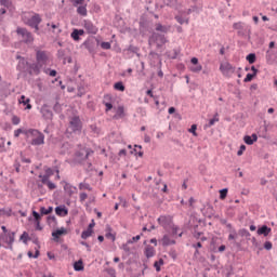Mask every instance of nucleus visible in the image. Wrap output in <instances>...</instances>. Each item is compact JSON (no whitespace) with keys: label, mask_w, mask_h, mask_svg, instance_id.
I'll return each instance as SVG.
<instances>
[{"label":"nucleus","mask_w":277,"mask_h":277,"mask_svg":"<svg viewBox=\"0 0 277 277\" xmlns=\"http://www.w3.org/2000/svg\"><path fill=\"white\" fill-rule=\"evenodd\" d=\"M83 47L89 50V53H94V41L87 40L83 42Z\"/></svg>","instance_id":"4be33fe9"},{"label":"nucleus","mask_w":277,"mask_h":277,"mask_svg":"<svg viewBox=\"0 0 277 277\" xmlns=\"http://www.w3.org/2000/svg\"><path fill=\"white\" fill-rule=\"evenodd\" d=\"M246 60L247 62H249V64H254V62H256V54L250 53L249 55H247Z\"/></svg>","instance_id":"473e14b6"},{"label":"nucleus","mask_w":277,"mask_h":277,"mask_svg":"<svg viewBox=\"0 0 277 277\" xmlns=\"http://www.w3.org/2000/svg\"><path fill=\"white\" fill-rule=\"evenodd\" d=\"M79 189H80V190L88 189V192H92V186H90L89 183L81 182V183L79 184Z\"/></svg>","instance_id":"7c9ffc66"},{"label":"nucleus","mask_w":277,"mask_h":277,"mask_svg":"<svg viewBox=\"0 0 277 277\" xmlns=\"http://www.w3.org/2000/svg\"><path fill=\"white\" fill-rule=\"evenodd\" d=\"M92 233H94L92 229L87 228L81 234V239H88V237H92Z\"/></svg>","instance_id":"c756f323"},{"label":"nucleus","mask_w":277,"mask_h":277,"mask_svg":"<svg viewBox=\"0 0 277 277\" xmlns=\"http://www.w3.org/2000/svg\"><path fill=\"white\" fill-rule=\"evenodd\" d=\"M14 168L17 173L21 172V162H18V160H15Z\"/></svg>","instance_id":"e2e57ef3"},{"label":"nucleus","mask_w":277,"mask_h":277,"mask_svg":"<svg viewBox=\"0 0 277 277\" xmlns=\"http://www.w3.org/2000/svg\"><path fill=\"white\" fill-rule=\"evenodd\" d=\"M105 272L108 274V276H116V269L115 268H106Z\"/></svg>","instance_id":"864d4df0"},{"label":"nucleus","mask_w":277,"mask_h":277,"mask_svg":"<svg viewBox=\"0 0 277 277\" xmlns=\"http://www.w3.org/2000/svg\"><path fill=\"white\" fill-rule=\"evenodd\" d=\"M29 234L27 232H24L21 237H19V241H23V243H27V241H29Z\"/></svg>","instance_id":"f704fd0d"},{"label":"nucleus","mask_w":277,"mask_h":277,"mask_svg":"<svg viewBox=\"0 0 277 277\" xmlns=\"http://www.w3.org/2000/svg\"><path fill=\"white\" fill-rule=\"evenodd\" d=\"M258 140H259V136L256 134H254V133L251 136L250 135H246L243 137V142L248 146H252V144H254V142H256Z\"/></svg>","instance_id":"a211bd4d"},{"label":"nucleus","mask_w":277,"mask_h":277,"mask_svg":"<svg viewBox=\"0 0 277 277\" xmlns=\"http://www.w3.org/2000/svg\"><path fill=\"white\" fill-rule=\"evenodd\" d=\"M15 237H16V233H14V232L9 233L8 236L5 237V241H6L10 250H14L13 243L15 241Z\"/></svg>","instance_id":"4468645a"},{"label":"nucleus","mask_w":277,"mask_h":277,"mask_svg":"<svg viewBox=\"0 0 277 277\" xmlns=\"http://www.w3.org/2000/svg\"><path fill=\"white\" fill-rule=\"evenodd\" d=\"M106 239H111V241H116V235L111 234L110 232L106 233Z\"/></svg>","instance_id":"5fc2aeb1"},{"label":"nucleus","mask_w":277,"mask_h":277,"mask_svg":"<svg viewBox=\"0 0 277 277\" xmlns=\"http://www.w3.org/2000/svg\"><path fill=\"white\" fill-rule=\"evenodd\" d=\"M40 111H41L42 117L44 118V120H53V110L51 109V106L44 104L41 107Z\"/></svg>","instance_id":"1a4fd4ad"},{"label":"nucleus","mask_w":277,"mask_h":277,"mask_svg":"<svg viewBox=\"0 0 277 277\" xmlns=\"http://www.w3.org/2000/svg\"><path fill=\"white\" fill-rule=\"evenodd\" d=\"M101 48L107 51V50L111 49V43L110 42H102Z\"/></svg>","instance_id":"09e8293b"},{"label":"nucleus","mask_w":277,"mask_h":277,"mask_svg":"<svg viewBox=\"0 0 277 277\" xmlns=\"http://www.w3.org/2000/svg\"><path fill=\"white\" fill-rule=\"evenodd\" d=\"M149 44H156L157 49H161L168 40H166V36L158 34V32H153V35L149 37Z\"/></svg>","instance_id":"7ed1b4c3"},{"label":"nucleus","mask_w":277,"mask_h":277,"mask_svg":"<svg viewBox=\"0 0 277 277\" xmlns=\"http://www.w3.org/2000/svg\"><path fill=\"white\" fill-rule=\"evenodd\" d=\"M104 105L106 107V111H110V109H114V105L109 102H104Z\"/></svg>","instance_id":"052dcab7"},{"label":"nucleus","mask_w":277,"mask_h":277,"mask_svg":"<svg viewBox=\"0 0 277 277\" xmlns=\"http://www.w3.org/2000/svg\"><path fill=\"white\" fill-rule=\"evenodd\" d=\"M192 72H200L202 70V65H195L190 67Z\"/></svg>","instance_id":"c03bdc74"},{"label":"nucleus","mask_w":277,"mask_h":277,"mask_svg":"<svg viewBox=\"0 0 277 277\" xmlns=\"http://www.w3.org/2000/svg\"><path fill=\"white\" fill-rule=\"evenodd\" d=\"M157 222H158V224H160V226L168 228V226H172V216L171 215H160L157 219Z\"/></svg>","instance_id":"6e6552de"},{"label":"nucleus","mask_w":277,"mask_h":277,"mask_svg":"<svg viewBox=\"0 0 277 277\" xmlns=\"http://www.w3.org/2000/svg\"><path fill=\"white\" fill-rule=\"evenodd\" d=\"M258 235H263V237H268L269 233H272V227H268L267 225H262L258 228Z\"/></svg>","instance_id":"dca6fc26"},{"label":"nucleus","mask_w":277,"mask_h":277,"mask_svg":"<svg viewBox=\"0 0 277 277\" xmlns=\"http://www.w3.org/2000/svg\"><path fill=\"white\" fill-rule=\"evenodd\" d=\"M238 235H239L240 237H246V239H247L248 241H250L251 234H250V232H249L248 229H246V228L239 229V230H238Z\"/></svg>","instance_id":"a878e982"},{"label":"nucleus","mask_w":277,"mask_h":277,"mask_svg":"<svg viewBox=\"0 0 277 277\" xmlns=\"http://www.w3.org/2000/svg\"><path fill=\"white\" fill-rule=\"evenodd\" d=\"M156 31H161V34H168V27H166L161 24H157L156 25Z\"/></svg>","instance_id":"4c0bfd02"},{"label":"nucleus","mask_w":277,"mask_h":277,"mask_svg":"<svg viewBox=\"0 0 277 277\" xmlns=\"http://www.w3.org/2000/svg\"><path fill=\"white\" fill-rule=\"evenodd\" d=\"M88 200V194L87 193H80V202H85Z\"/></svg>","instance_id":"bf43d9fd"},{"label":"nucleus","mask_w":277,"mask_h":277,"mask_svg":"<svg viewBox=\"0 0 277 277\" xmlns=\"http://www.w3.org/2000/svg\"><path fill=\"white\" fill-rule=\"evenodd\" d=\"M29 259H38L40 256V250H36L35 254L31 251H28Z\"/></svg>","instance_id":"37998d69"},{"label":"nucleus","mask_w":277,"mask_h":277,"mask_svg":"<svg viewBox=\"0 0 277 277\" xmlns=\"http://www.w3.org/2000/svg\"><path fill=\"white\" fill-rule=\"evenodd\" d=\"M21 159L23 161V163H31V159L29 158H25V156H23V151H21Z\"/></svg>","instance_id":"13d9d810"},{"label":"nucleus","mask_w":277,"mask_h":277,"mask_svg":"<svg viewBox=\"0 0 277 277\" xmlns=\"http://www.w3.org/2000/svg\"><path fill=\"white\" fill-rule=\"evenodd\" d=\"M55 213L56 215H58L60 217H66V215H68V208H66L65 205L63 206H57L55 208Z\"/></svg>","instance_id":"ddd939ff"},{"label":"nucleus","mask_w":277,"mask_h":277,"mask_svg":"<svg viewBox=\"0 0 277 277\" xmlns=\"http://www.w3.org/2000/svg\"><path fill=\"white\" fill-rule=\"evenodd\" d=\"M12 124H21V118L18 116L12 117Z\"/></svg>","instance_id":"4d7b16f0"},{"label":"nucleus","mask_w":277,"mask_h":277,"mask_svg":"<svg viewBox=\"0 0 277 277\" xmlns=\"http://www.w3.org/2000/svg\"><path fill=\"white\" fill-rule=\"evenodd\" d=\"M32 216L35 217V222H40V220H41L40 213H38L34 210L32 211Z\"/></svg>","instance_id":"6e6d98bb"},{"label":"nucleus","mask_w":277,"mask_h":277,"mask_svg":"<svg viewBox=\"0 0 277 277\" xmlns=\"http://www.w3.org/2000/svg\"><path fill=\"white\" fill-rule=\"evenodd\" d=\"M40 23H42V17L38 13H35L27 21L28 27H31V29H35V34H40Z\"/></svg>","instance_id":"f03ea898"},{"label":"nucleus","mask_w":277,"mask_h":277,"mask_svg":"<svg viewBox=\"0 0 277 277\" xmlns=\"http://www.w3.org/2000/svg\"><path fill=\"white\" fill-rule=\"evenodd\" d=\"M50 26L53 29L52 30L53 34H62V29L60 28V24L52 23Z\"/></svg>","instance_id":"c9c22d12"},{"label":"nucleus","mask_w":277,"mask_h":277,"mask_svg":"<svg viewBox=\"0 0 277 277\" xmlns=\"http://www.w3.org/2000/svg\"><path fill=\"white\" fill-rule=\"evenodd\" d=\"M62 235H68V229L61 227L60 229H56L55 232L52 233V237L57 241Z\"/></svg>","instance_id":"f3484780"},{"label":"nucleus","mask_w":277,"mask_h":277,"mask_svg":"<svg viewBox=\"0 0 277 277\" xmlns=\"http://www.w3.org/2000/svg\"><path fill=\"white\" fill-rule=\"evenodd\" d=\"M142 235H137L132 237V239L128 240V243H135V241H140Z\"/></svg>","instance_id":"3c124183"},{"label":"nucleus","mask_w":277,"mask_h":277,"mask_svg":"<svg viewBox=\"0 0 277 277\" xmlns=\"http://www.w3.org/2000/svg\"><path fill=\"white\" fill-rule=\"evenodd\" d=\"M245 150H246V145H240V148L237 151L238 157H241V155H243Z\"/></svg>","instance_id":"680f3d73"},{"label":"nucleus","mask_w":277,"mask_h":277,"mask_svg":"<svg viewBox=\"0 0 277 277\" xmlns=\"http://www.w3.org/2000/svg\"><path fill=\"white\" fill-rule=\"evenodd\" d=\"M198 129V126L193 124L189 129V133H193L195 137H198V133H196V130Z\"/></svg>","instance_id":"de8ad7c7"},{"label":"nucleus","mask_w":277,"mask_h":277,"mask_svg":"<svg viewBox=\"0 0 277 277\" xmlns=\"http://www.w3.org/2000/svg\"><path fill=\"white\" fill-rule=\"evenodd\" d=\"M27 67H29V62H27V60L25 58H22L17 64V70L19 72H25V70H27Z\"/></svg>","instance_id":"6ab92c4d"},{"label":"nucleus","mask_w":277,"mask_h":277,"mask_svg":"<svg viewBox=\"0 0 277 277\" xmlns=\"http://www.w3.org/2000/svg\"><path fill=\"white\" fill-rule=\"evenodd\" d=\"M220 119H210L209 123H208V127H213V124H215V122H217Z\"/></svg>","instance_id":"338daca9"},{"label":"nucleus","mask_w":277,"mask_h":277,"mask_svg":"<svg viewBox=\"0 0 277 277\" xmlns=\"http://www.w3.org/2000/svg\"><path fill=\"white\" fill-rule=\"evenodd\" d=\"M41 183L42 185H47L51 190L57 189V185H55V183L51 182L50 180H47V182H41Z\"/></svg>","instance_id":"2f4dec72"},{"label":"nucleus","mask_w":277,"mask_h":277,"mask_svg":"<svg viewBox=\"0 0 277 277\" xmlns=\"http://www.w3.org/2000/svg\"><path fill=\"white\" fill-rule=\"evenodd\" d=\"M176 243V240L170 239V236L164 235L162 237V246L168 247V246H174Z\"/></svg>","instance_id":"412c9836"},{"label":"nucleus","mask_w":277,"mask_h":277,"mask_svg":"<svg viewBox=\"0 0 277 277\" xmlns=\"http://www.w3.org/2000/svg\"><path fill=\"white\" fill-rule=\"evenodd\" d=\"M29 133L34 136L31 140L32 146H42L44 144V135L38 130H30Z\"/></svg>","instance_id":"39448f33"},{"label":"nucleus","mask_w":277,"mask_h":277,"mask_svg":"<svg viewBox=\"0 0 277 277\" xmlns=\"http://www.w3.org/2000/svg\"><path fill=\"white\" fill-rule=\"evenodd\" d=\"M266 62L271 66L274 64H277V55L275 54L274 51H272V50L266 51Z\"/></svg>","instance_id":"f8f14e48"},{"label":"nucleus","mask_w":277,"mask_h":277,"mask_svg":"<svg viewBox=\"0 0 277 277\" xmlns=\"http://www.w3.org/2000/svg\"><path fill=\"white\" fill-rule=\"evenodd\" d=\"M0 5H3L4 8H10V5H12V2H10V0H0Z\"/></svg>","instance_id":"8fccbe9b"},{"label":"nucleus","mask_w":277,"mask_h":277,"mask_svg":"<svg viewBox=\"0 0 277 277\" xmlns=\"http://www.w3.org/2000/svg\"><path fill=\"white\" fill-rule=\"evenodd\" d=\"M36 60L37 63H39L41 66H47V63L49 62V55H47V52L39 50L36 53Z\"/></svg>","instance_id":"0eeeda50"},{"label":"nucleus","mask_w":277,"mask_h":277,"mask_svg":"<svg viewBox=\"0 0 277 277\" xmlns=\"http://www.w3.org/2000/svg\"><path fill=\"white\" fill-rule=\"evenodd\" d=\"M264 248H265V250H272V242L266 241V242L264 243Z\"/></svg>","instance_id":"774afa93"},{"label":"nucleus","mask_w":277,"mask_h":277,"mask_svg":"<svg viewBox=\"0 0 277 277\" xmlns=\"http://www.w3.org/2000/svg\"><path fill=\"white\" fill-rule=\"evenodd\" d=\"M175 21H177L180 23V25H184V23H186V25H189V19H185L181 15H176Z\"/></svg>","instance_id":"ea45409f"},{"label":"nucleus","mask_w":277,"mask_h":277,"mask_svg":"<svg viewBox=\"0 0 277 277\" xmlns=\"http://www.w3.org/2000/svg\"><path fill=\"white\" fill-rule=\"evenodd\" d=\"M115 120H118L119 118H124V106H119L117 108L116 115L114 116Z\"/></svg>","instance_id":"b1692460"},{"label":"nucleus","mask_w":277,"mask_h":277,"mask_svg":"<svg viewBox=\"0 0 277 277\" xmlns=\"http://www.w3.org/2000/svg\"><path fill=\"white\" fill-rule=\"evenodd\" d=\"M256 77L254 74H247L246 78H245V83H250V81H252V79Z\"/></svg>","instance_id":"a18cd8bd"},{"label":"nucleus","mask_w":277,"mask_h":277,"mask_svg":"<svg viewBox=\"0 0 277 277\" xmlns=\"http://www.w3.org/2000/svg\"><path fill=\"white\" fill-rule=\"evenodd\" d=\"M115 90H118L119 92H124V83L122 81L116 82L114 84Z\"/></svg>","instance_id":"72a5a7b5"},{"label":"nucleus","mask_w":277,"mask_h":277,"mask_svg":"<svg viewBox=\"0 0 277 277\" xmlns=\"http://www.w3.org/2000/svg\"><path fill=\"white\" fill-rule=\"evenodd\" d=\"M31 100L25 97V95H22L19 98V104L26 105V109H31V104H29Z\"/></svg>","instance_id":"5701e85b"},{"label":"nucleus","mask_w":277,"mask_h":277,"mask_svg":"<svg viewBox=\"0 0 277 277\" xmlns=\"http://www.w3.org/2000/svg\"><path fill=\"white\" fill-rule=\"evenodd\" d=\"M161 265H163V259H160L159 261H156L154 263V267L156 268V272H161Z\"/></svg>","instance_id":"58836bf2"},{"label":"nucleus","mask_w":277,"mask_h":277,"mask_svg":"<svg viewBox=\"0 0 277 277\" xmlns=\"http://www.w3.org/2000/svg\"><path fill=\"white\" fill-rule=\"evenodd\" d=\"M50 213H53V207H49L48 209L44 207L40 208L41 215H50Z\"/></svg>","instance_id":"c85d7f7f"},{"label":"nucleus","mask_w":277,"mask_h":277,"mask_svg":"<svg viewBox=\"0 0 277 277\" xmlns=\"http://www.w3.org/2000/svg\"><path fill=\"white\" fill-rule=\"evenodd\" d=\"M145 256L147 259H153V256H155V248H153L150 246L146 247V249H145Z\"/></svg>","instance_id":"bb28decb"},{"label":"nucleus","mask_w":277,"mask_h":277,"mask_svg":"<svg viewBox=\"0 0 277 277\" xmlns=\"http://www.w3.org/2000/svg\"><path fill=\"white\" fill-rule=\"evenodd\" d=\"M64 189H65V192H68L69 196H72V194H75V192H72V186L69 184H66L64 186Z\"/></svg>","instance_id":"49530a36"},{"label":"nucleus","mask_w":277,"mask_h":277,"mask_svg":"<svg viewBox=\"0 0 277 277\" xmlns=\"http://www.w3.org/2000/svg\"><path fill=\"white\" fill-rule=\"evenodd\" d=\"M85 0H71V2L74 3V5H83Z\"/></svg>","instance_id":"69168bd1"},{"label":"nucleus","mask_w":277,"mask_h":277,"mask_svg":"<svg viewBox=\"0 0 277 277\" xmlns=\"http://www.w3.org/2000/svg\"><path fill=\"white\" fill-rule=\"evenodd\" d=\"M83 27L87 32L92 34L93 36H96L98 34V28L94 26V24L88 19L83 22Z\"/></svg>","instance_id":"9d476101"},{"label":"nucleus","mask_w":277,"mask_h":277,"mask_svg":"<svg viewBox=\"0 0 277 277\" xmlns=\"http://www.w3.org/2000/svg\"><path fill=\"white\" fill-rule=\"evenodd\" d=\"M74 269H75V272H83V269H84L83 260H78L77 262H75Z\"/></svg>","instance_id":"393cba45"},{"label":"nucleus","mask_w":277,"mask_h":277,"mask_svg":"<svg viewBox=\"0 0 277 277\" xmlns=\"http://www.w3.org/2000/svg\"><path fill=\"white\" fill-rule=\"evenodd\" d=\"M55 172L53 171V169L47 168L45 174L44 175L40 174L39 179H41V183H47V180L51 179V176H53Z\"/></svg>","instance_id":"2eb2a0df"},{"label":"nucleus","mask_w":277,"mask_h":277,"mask_svg":"<svg viewBox=\"0 0 277 277\" xmlns=\"http://www.w3.org/2000/svg\"><path fill=\"white\" fill-rule=\"evenodd\" d=\"M71 38L72 40H75L76 42H79V40H81V38L79 37V29H74L71 32Z\"/></svg>","instance_id":"e433bc0d"},{"label":"nucleus","mask_w":277,"mask_h":277,"mask_svg":"<svg viewBox=\"0 0 277 277\" xmlns=\"http://www.w3.org/2000/svg\"><path fill=\"white\" fill-rule=\"evenodd\" d=\"M220 70L222 72V75H224V77H233V75H235L236 72V68L234 66L230 65V63H223L220 65Z\"/></svg>","instance_id":"423d86ee"},{"label":"nucleus","mask_w":277,"mask_h":277,"mask_svg":"<svg viewBox=\"0 0 277 277\" xmlns=\"http://www.w3.org/2000/svg\"><path fill=\"white\" fill-rule=\"evenodd\" d=\"M228 196V188H223L220 190V199L224 200Z\"/></svg>","instance_id":"a19ab883"},{"label":"nucleus","mask_w":277,"mask_h":277,"mask_svg":"<svg viewBox=\"0 0 277 277\" xmlns=\"http://www.w3.org/2000/svg\"><path fill=\"white\" fill-rule=\"evenodd\" d=\"M16 34L17 36H22V40L25 44H31V42H34V36L29 30H27V28L18 27L16 29Z\"/></svg>","instance_id":"20e7f679"},{"label":"nucleus","mask_w":277,"mask_h":277,"mask_svg":"<svg viewBox=\"0 0 277 277\" xmlns=\"http://www.w3.org/2000/svg\"><path fill=\"white\" fill-rule=\"evenodd\" d=\"M28 74L29 75H40V70H42V65L37 63L28 64Z\"/></svg>","instance_id":"9b49d317"},{"label":"nucleus","mask_w":277,"mask_h":277,"mask_svg":"<svg viewBox=\"0 0 277 277\" xmlns=\"http://www.w3.org/2000/svg\"><path fill=\"white\" fill-rule=\"evenodd\" d=\"M229 235H228V240L229 241H233L234 239H237V230H235V229H232V230H229Z\"/></svg>","instance_id":"79ce46f5"},{"label":"nucleus","mask_w":277,"mask_h":277,"mask_svg":"<svg viewBox=\"0 0 277 277\" xmlns=\"http://www.w3.org/2000/svg\"><path fill=\"white\" fill-rule=\"evenodd\" d=\"M45 72H49L50 77H56L57 76V70H55V69L48 68V69H45Z\"/></svg>","instance_id":"603ef678"},{"label":"nucleus","mask_w":277,"mask_h":277,"mask_svg":"<svg viewBox=\"0 0 277 277\" xmlns=\"http://www.w3.org/2000/svg\"><path fill=\"white\" fill-rule=\"evenodd\" d=\"M77 14H79L80 16H88V9L85 8V5L78 6Z\"/></svg>","instance_id":"cd10ccee"},{"label":"nucleus","mask_w":277,"mask_h":277,"mask_svg":"<svg viewBox=\"0 0 277 277\" xmlns=\"http://www.w3.org/2000/svg\"><path fill=\"white\" fill-rule=\"evenodd\" d=\"M81 129H83L81 118H79V116L71 117L69 119V131H71V133H81Z\"/></svg>","instance_id":"f257e3e1"},{"label":"nucleus","mask_w":277,"mask_h":277,"mask_svg":"<svg viewBox=\"0 0 277 277\" xmlns=\"http://www.w3.org/2000/svg\"><path fill=\"white\" fill-rule=\"evenodd\" d=\"M233 27H234V29H238V31L241 30V29H243V25H241V23H235V24L233 25Z\"/></svg>","instance_id":"0e129e2a"},{"label":"nucleus","mask_w":277,"mask_h":277,"mask_svg":"<svg viewBox=\"0 0 277 277\" xmlns=\"http://www.w3.org/2000/svg\"><path fill=\"white\" fill-rule=\"evenodd\" d=\"M91 155H94V150L92 149H84L76 153V157H81L82 159H88Z\"/></svg>","instance_id":"aec40b11"}]
</instances>
